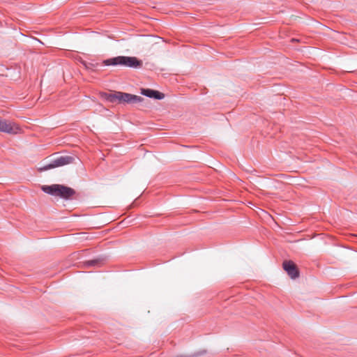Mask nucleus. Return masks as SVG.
Here are the masks:
<instances>
[{
	"label": "nucleus",
	"mask_w": 357,
	"mask_h": 357,
	"mask_svg": "<svg viewBox=\"0 0 357 357\" xmlns=\"http://www.w3.org/2000/svg\"><path fill=\"white\" fill-rule=\"evenodd\" d=\"M105 66H121L131 68H139L142 61L135 56H118L103 61Z\"/></svg>",
	"instance_id": "obj_1"
},
{
	"label": "nucleus",
	"mask_w": 357,
	"mask_h": 357,
	"mask_svg": "<svg viewBox=\"0 0 357 357\" xmlns=\"http://www.w3.org/2000/svg\"><path fill=\"white\" fill-rule=\"evenodd\" d=\"M105 98L109 102H117L119 104H134L143 100V98L141 96L121 91H114L113 93H105Z\"/></svg>",
	"instance_id": "obj_2"
},
{
	"label": "nucleus",
	"mask_w": 357,
	"mask_h": 357,
	"mask_svg": "<svg viewBox=\"0 0 357 357\" xmlns=\"http://www.w3.org/2000/svg\"><path fill=\"white\" fill-rule=\"evenodd\" d=\"M41 189L47 194L59 196L63 199H69L75 194L73 188L61 184L45 185Z\"/></svg>",
	"instance_id": "obj_3"
},
{
	"label": "nucleus",
	"mask_w": 357,
	"mask_h": 357,
	"mask_svg": "<svg viewBox=\"0 0 357 357\" xmlns=\"http://www.w3.org/2000/svg\"><path fill=\"white\" fill-rule=\"evenodd\" d=\"M75 158L70 155H62L52 160L48 165L40 168L43 171H47L55 167H61L72 163Z\"/></svg>",
	"instance_id": "obj_4"
},
{
	"label": "nucleus",
	"mask_w": 357,
	"mask_h": 357,
	"mask_svg": "<svg viewBox=\"0 0 357 357\" xmlns=\"http://www.w3.org/2000/svg\"><path fill=\"white\" fill-rule=\"evenodd\" d=\"M283 268L292 279L299 276V272L296 264L291 261H284L283 262Z\"/></svg>",
	"instance_id": "obj_5"
},
{
	"label": "nucleus",
	"mask_w": 357,
	"mask_h": 357,
	"mask_svg": "<svg viewBox=\"0 0 357 357\" xmlns=\"http://www.w3.org/2000/svg\"><path fill=\"white\" fill-rule=\"evenodd\" d=\"M141 93L146 97L155 100H162L165 98L164 93L151 89H142Z\"/></svg>",
	"instance_id": "obj_6"
},
{
	"label": "nucleus",
	"mask_w": 357,
	"mask_h": 357,
	"mask_svg": "<svg viewBox=\"0 0 357 357\" xmlns=\"http://www.w3.org/2000/svg\"><path fill=\"white\" fill-rule=\"evenodd\" d=\"M0 131L8 134L15 133L13 124L0 118Z\"/></svg>",
	"instance_id": "obj_7"
},
{
	"label": "nucleus",
	"mask_w": 357,
	"mask_h": 357,
	"mask_svg": "<svg viewBox=\"0 0 357 357\" xmlns=\"http://www.w3.org/2000/svg\"><path fill=\"white\" fill-rule=\"evenodd\" d=\"M83 65L89 69L93 68L97 66V64H93V63L82 61Z\"/></svg>",
	"instance_id": "obj_8"
},
{
	"label": "nucleus",
	"mask_w": 357,
	"mask_h": 357,
	"mask_svg": "<svg viewBox=\"0 0 357 357\" xmlns=\"http://www.w3.org/2000/svg\"><path fill=\"white\" fill-rule=\"evenodd\" d=\"M98 260H96V259H94V260H89V261H86V264H87L88 266H94V265L97 264H98Z\"/></svg>",
	"instance_id": "obj_9"
},
{
	"label": "nucleus",
	"mask_w": 357,
	"mask_h": 357,
	"mask_svg": "<svg viewBox=\"0 0 357 357\" xmlns=\"http://www.w3.org/2000/svg\"><path fill=\"white\" fill-rule=\"evenodd\" d=\"M204 352H202V353H197V354H194L192 356H185V355H181V356H177L176 357H197L201 354H202Z\"/></svg>",
	"instance_id": "obj_10"
}]
</instances>
